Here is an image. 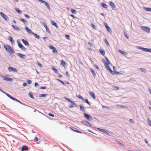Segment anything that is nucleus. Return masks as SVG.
Here are the masks:
<instances>
[{
	"label": "nucleus",
	"mask_w": 151,
	"mask_h": 151,
	"mask_svg": "<svg viewBox=\"0 0 151 151\" xmlns=\"http://www.w3.org/2000/svg\"><path fill=\"white\" fill-rule=\"evenodd\" d=\"M99 52L102 55H104L105 54V52L104 50L103 49H100L99 50Z\"/></svg>",
	"instance_id": "obj_22"
},
{
	"label": "nucleus",
	"mask_w": 151,
	"mask_h": 151,
	"mask_svg": "<svg viewBox=\"0 0 151 151\" xmlns=\"http://www.w3.org/2000/svg\"><path fill=\"white\" fill-rule=\"evenodd\" d=\"M11 99H12L16 101H17V102L18 101V100H17V99H16V98H14L13 97H11Z\"/></svg>",
	"instance_id": "obj_53"
},
{
	"label": "nucleus",
	"mask_w": 151,
	"mask_h": 151,
	"mask_svg": "<svg viewBox=\"0 0 151 151\" xmlns=\"http://www.w3.org/2000/svg\"><path fill=\"white\" fill-rule=\"evenodd\" d=\"M105 58L106 59V60L107 61L106 62L107 63L108 65L110 63V62L109 60L108 59V58L105 56Z\"/></svg>",
	"instance_id": "obj_37"
},
{
	"label": "nucleus",
	"mask_w": 151,
	"mask_h": 151,
	"mask_svg": "<svg viewBox=\"0 0 151 151\" xmlns=\"http://www.w3.org/2000/svg\"><path fill=\"white\" fill-rule=\"evenodd\" d=\"M15 10L19 14H21L22 13V11L20 10L19 9H18L17 8H16L15 9Z\"/></svg>",
	"instance_id": "obj_31"
},
{
	"label": "nucleus",
	"mask_w": 151,
	"mask_h": 151,
	"mask_svg": "<svg viewBox=\"0 0 151 151\" xmlns=\"http://www.w3.org/2000/svg\"><path fill=\"white\" fill-rule=\"evenodd\" d=\"M19 19L20 21H22L24 24H27V21L24 19Z\"/></svg>",
	"instance_id": "obj_26"
},
{
	"label": "nucleus",
	"mask_w": 151,
	"mask_h": 151,
	"mask_svg": "<svg viewBox=\"0 0 151 151\" xmlns=\"http://www.w3.org/2000/svg\"><path fill=\"white\" fill-rule=\"evenodd\" d=\"M25 29L29 33L31 34L33 33L31 29H29L27 27H25Z\"/></svg>",
	"instance_id": "obj_14"
},
{
	"label": "nucleus",
	"mask_w": 151,
	"mask_h": 151,
	"mask_svg": "<svg viewBox=\"0 0 151 151\" xmlns=\"http://www.w3.org/2000/svg\"><path fill=\"white\" fill-rule=\"evenodd\" d=\"M27 82L29 84H30L32 82L31 81L29 80H27Z\"/></svg>",
	"instance_id": "obj_59"
},
{
	"label": "nucleus",
	"mask_w": 151,
	"mask_h": 151,
	"mask_svg": "<svg viewBox=\"0 0 151 151\" xmlns=\"http://www.w3.org/2000/svg\"><path fill=\"white\" fill-rule=\"evenodd\" d=\"M37 64L40 67H41L42 66V65L39 63L38 62H37Z\"/></svg>",
	"instance_id": "obj_62"
},
{
	"label": "nucleus",
	"mask_w": 151,
	"mask_h": 151,
	"mask_svg": "<svg viewBox=\"0 0 151 151\" xmlns=\"http://www.w3.org/2000/svg\"><path fill=\"white\" fill-rule=\"evenodd\" d=\"M28 149V147L26 145H24L22 147V151H24V150H27Z\"/></svg>",
	"instance_id": "obj_17"
},
{
	"label": "nucleus",
	"mask_w": 151,
	"mask_h": 151,
	"mask_svg": "<svg viewBox=\"0 0 151 151\" xmlns=\"http://www.w3.org/2000/svg\"><path fill=\"white\" fill-rule=\"evenodd\" d=\"M52 69L54 71V72H55V73H58V69H57L56 68H55V67L52 68Z\"/></svg>",
	"instance_id": "obj_30"
},
{
	"label": "nucleus",
	"mask_w": 151,
	"mask_h": 151,
	"mask_svg": "<svg viewBox=\"0 0 151 151\" xmlns=\"http://www.w3.org/2000/svg\"><path fill=\"white\" fill-rule=\"evenodd\" d=\"M61 63L62 65L64 66L65 65V63L63 60H62L61 61Z\"/></svg>",
	"instance_id": "obj_41"
},
{
	"label": "nucleus",
	"mask_w": 151,
	"mask_h": 151,
	"mask_svg": "<svg viewBox=\"0 0 151 151\" xmlns=\"http://www.w3.org/2000/svg\"><path fill=\"white\" fill-rule=\"evenodd\" d=\"M113 88L115 90H118L119 89L118 87L115 86H113Z\"/></svg>",
	"instance_id": "obj_39"
},
{
	"label": "nucleus",
	"mask_w": 151,
	"mask_h": 151,
	"mask_svg": "<svg viewBox=\"0 0 151 151\" xmlns=\"http://www.w3.org/2000/svg\"><path fill=\"white\" fill-rule=\"evenodd\" d=\"M89 94L94 99H95L96 98V96L94 92L90 91Z\"/></svg>",
	"instance_id": "obj_12"
},
{
	"label": "nucleus",
	"mask_w": 151,
	"mask_h": 151,
	"mask_svg": "<svg viewBox=\"0 0 151 151\" xmlns=\"http://www.w3.org/2000/svg\"><path fill=\"white\" fill-rule=\"evenodd\" d=\"M47 95L45 94H41L40 95V97H45Z\"/></svg>",
	"instance_id": "obj_46"
},
{
	"label": "nucleus",
	"mask_w": 151,
	"mask_h": 151,
	"mask_svg": "<svg viewBox=\"0 0 151 151\" xmlns=\"http://www.w3.org/2000/svg\"><path fill=\"white\" fill-rule=\"evenodd\" d=\"M70 11L73 14H76L77 13L76 10L73 9H70Z\"/></svg>",
	"instance_id": "obj_25"
},
{
	"label": "nucleus",
	"mask_w": 151,
	"mask_h": 151,
	"mask_svg": "<svg viewBox=\"0 0 151 151\" xmlns=\"http://www.w3.org/2000/svg\"><path fill=\"white\" fill-rule=\"evenodd\" d=\"M12 27L14 28L15 30H19V28L17 27V26H15L14 25H12Z\"/></svg>",
	"instance_id": "obj_27"
},
{
	"label": "nucleus",
	"mask_w": 151,
	"mask_h": 151,
	"mask_svg": "<svg viewBox=\"0 0 151 151\" xmlns=\"http://www.w3.org/2000/svg\"><path fill=\"white\" fill-rule=\"evenodd\" d=\"M8 39L11 42V43L12 44H14L15 43V42L12 37L9 36V37Z\"/></svg>",
	"instance_id": "obj_15"
},
{
	"label": "nucleus",
	"mask_w": 151,
	"mask_h": 151,
	"mask_svg": "<svg viewBox=\"0 0 151 151\" xmlns=\"http://www.w3.org/2000/svg\"><path fill=\"white\" fill-rule=\"evenodd\" d=\"M40 88L41 89H46L47 88L46 86H41L40 87Z\"/></svg>",
	"instance_id": "obj_56"
},
{
	"label": "nucleus",
	"mask_w": 151,
	"mask_h": 151,
	"mask_svg": "<svg viewBox=\"0 0 151 151\" xmlns=\"http://www.w3.org/2000/svg\"><path fill=\"white\" fill-rule=\"evenodd\" d=\"M24 16L27 18H29V16L27 14H24Z\"/></svg>",
	"instance_id": "obj_63"
},
{
	"label": "nucleus",
	"mask_w": 151,
	"mask_h": 151,
	"mask_svg": "<svg viewBox=\"0 0 151 151\" xmlns=\"http://www.w3.org/2000/svg\"><path fill=\"white\" fill-rule=\"evenodd\" d=\"M103 62L104 63V65H105L106 68L107 69L109 70V69L110 68V67L108 65L107 63L106 62V61L105 60H104V61H103Z\"/></svg>",
	"instance_id": "obj_11"
},
{
	"label": "nucleus",
	"mask_w": 151,
	"mask_h": 151,
	"mask_svg": "<svg viewBox=\"0 0 151 151\" xmlns=\"http://www.w3.org/2000/svg\"><path fill=\"white\" fill-rule=\"evenodd\" d=\"M94 66L97 69H99V67L98 65L96 64H94Z\"/></svg>",
	"instance_id": "obj_57"
},
{
	"label": "nucleus",
	"mask_w": 151,
	"mask_h": 151,
	"mask_svg": "<svg viewBox=\"0 0 151 151\" xmlns=\"http://www.w3.org/2000/svg\"><path fill=\"white\" fill-rule=\"evenodd\" d=\"M53 50L52 52L54 53H56L57 54L58 51L56 50V48L55 47Z\"/></svg>",
	"instance_id": "obj_44"
},
{
	"label": "nucleus",
	"mask_w": 151,
	"mask_h": 151,
	"mask_svg": "<svg viewBox=\"0 0 151 151\" xmlns=\"http://www.w3.org/2000/svg\"><path fill=\"white\" fill-rule=\"evenodd\" d=\"M91 26L94 29H96V26L94 24H91Z\"/></svg>",
	"instance_id": "obj_48"
},
{
	"label": "nucleus",
	"mask_w": 151,
	"mask_h": 151,
	"mask_svg": "<svg viewBox=\"0 0 151 151\" xmlns=\"http://www.w3.org/2000/svg\"><path fill=\"white\" fill-rule=\"evenodd\" d=\"M124 35L128 39L129 38V37L127 35V33L125 32H124Z\"/></svg>",
	"instance_id": "obj_49"
},
{
	"label": "nucleus",
	"mask_w": 151,
	"mask_h": 151,
	"mask_svg": "<svg viewBox=\"0 0 151 151\" xmlns=\"http://www.w3.org/2000/svg\"><path fill=\"white\" fill-rule=\"evenodd\" d=\"M104 25L106 28L108 32L109 33H111V32L112 30L111 28L109 27L107 24L106 23H104Z\"/></svg>",
	"instance_id": "obj_6"
},
{
	"label": "nucleus",
	"mask_w": 151,
	"mask_h": 151,
	"mask_svg": "<svg viewBox=\"0 0 151 151\" xmlns=\"http://www.w3.org/2000/svg\"><path fill=\"white\" fill-rule=\"evenodd\" d=\"M88 45L91 46V47H93V44L91 43V42H88Z\"/></svg>",
	"instance_id": "obj_52"
},
{
	"label": "nucleus",
	"mask_w": 151,
	"mask_h": 151,
	"mask_svg": "<svg viewBox=\"0 0 151 151\" xmlns=\"http://www.w3.org/2000/svg\"><path fill=\"white\" fill-rule=\"evenodd\" d=\"M109 72H110V73L111 74H113V71L111 70V68L109 69V70H108Z\"/></svg>",
	"instance_id": "obj_61"
},
{
	"label": "nucleus",
	"mask_w": 151,
	"mask_h": 151,
	"mask_svg": "<svg viewBox=\"0 0 151 151\" xmlns=\"http://www.w3.org/2000/svg\"><path fill=\"white\" fill-rule=\"evenodd\" d=\"M101 5L102 7L105 9H107V5L104 2H102L101 3Z\"/></svg>",
	"instance_id": "obj_21"
},
{
	"label": "nucleus",
	"mask_w": 151,
	"mask_h": 151,
	"mask_svg": "<svg viewBox=\"0 0 151 151\" xmlns=\"http://www.w3.org/2000/svg\"><path fill=\"white\" fill-rule=\"evenodd\" d=\"M141 28L145 32L149 33L150 32V29L149 27H147L142 26Z\"/></svg>",
	"instance_id": "obj_5"
},
{
	"label": "nucleus",
	"mask_w": 151,
	"mask_h": 151,
	"mask_svg": "<svg viewBox=\"0 0 151 151\" xmlns=\"http://www.w3.org/2000/svg\"><path fill=\"white\" fill-rule=\"evenodd\" d=\"M140 70L143 72H146L147 71L146 69L145 68H140Z\"/></svg>",
	"instance_id": "obj_32"
},
{
	"label": "nucleus",
	"mask_w": 151,
	"mask_h": 151,
	"mask_svg": "<svg viewBox=\"0 0 151 151\" xmlns=\"http://www.w3.org/2000/svg\"><path fill=\"white\" fill-rule=\"evenodd\" d=\"M114 73L116 74H120V73L119 72H117L116 70H114Z\"/></svg>",
	"instance_id": "obj_58"
},
{
	"label": "nucleus",
	"mask_w": 151,
	"mask_h": 151,
	"mask_svg": "<svg viewBox=\"0 0 151 151\" xmlns=\"http://www.w3.org/2000/svg\"><path fill=\"white\" fill-rule=\"evenodd\" d=\"M43 25L46 29V31L49 33L50 32V31L47 25L45 23H44Z\"/></svg>",
	"instance_id": "obj_18"
},
{
	"label": "nucleus",
	"mask_w": 151,
	"mask_h": 151,
	"mask_svg": "<svg viewBox=\"0 0 151 151\" xmlns=\"http://www.w3.org/2000/svg\"><path fill=\"white\" fill-rule=\"evenodd\" d=\"M0 14L3 18L5 20H7L8 17L5 14H4L3 12H0Z\"/></svg>",
	"instance_id": "obj_10"
},
{
	"label": "nucleus",
	"mask_w": 151,
	"mask_h": 151,
	"mask_svg": "<svg viewBox=\"0 0 151 151\" xmlns=\"http://www.w3.org/2000/svg\"><path fill=\"white\" fill-rule=\"evenodd\" d=\"M90 70L93 76V77L95 78L96 76V74L94 71L91 68H90Z\"/></svg>",
	"instance_id": "obj_13"
},
{
	"label": "nucleus",
	"mask_w": 151,
	"mask_h": 151,
	"mask_svg": "<svg viewBox=\"0 0 151 151\" xmlns=\"http://www.w3.org/2000/svg\"><path fill=\"white\" fill-rule=\"evenodd\" d=\"M8 69L9 71L11 72L12 71H13L14 72H17V69L11 67H9L8 68Z\"/></svg>",
	"instance_id": "obj_7"
},
{
	"label": "nucleus",
	"mask_w": 151,
	"mask_h": 151,
	"mask_svg": "<svg viewBox=\"0 0 151 151\" xmlns=\"http://www.w3.org/2000/svg\"><path fill=\"white\" fill-rule=\"evenodd\" d=\"M4 47L8 53L12 54L15 52L14 50L9 45H4Z\"/></svg>",
	"instance_id": "obj_1"
},
{
	"label": "nucleus",
	"mask_w": 151,
	"mask_h": 151,
	"mask_svg": "<svg viewBox=\"0 0 151 151\" xmlns=\"http://www.w3.org/2000/svg\"><path fill=\"white\" fill-rule=\"evenodd\" d=\"M81 123L88 127L91 126V125L90 122L87 121H83L81 122Z\"/></svg>",
	"instance_id": "obj_4"
},
{
	"label": "nucleus",
	"mask_w": 151,
	"mask_h": 151,
	"mask_svg": "<svg viewBox=\"0 0 151 151\" xmlns=\"http://www.w3.org/2000/svg\"><path fill=\"white\" fill-rule=\"evenodd\" d=\"M9 75H6V76H3L2 77L3 79L7 81H12L13 79L11 78H9L8 77Z\"/></svg>",
	"instance_id": "obj_3"
},
{
	"label": "nucleus",
	"mask_w": 151,
	"mask_h": 151,
	"mask_svg": "<svg viewBox=\"0 0 151 151\" xmlns=\"http://www.w3.org/2000/svg\"><path fill=\"white\" fill-rule=\"evenodd\" d=\"M73 131H74V132H77L79 133H81V132L80 131H79L78 130L74 129Z\"/></svg>",
	"instance_id": "obj_55"
},
{
	"label": "nucleus",
	"mask_w": 151,
	"mask_h": 151,
	"mask_svg": "<svg viewBox=\"0 0 151 151\" xmlns=\"http://www.w3.org/2000/svg\"><path fill=\"white\" fill-rule=\"evenodd\" d=\"M109 4L110 6L112 7L113 9L115 10L116 9V7L115 4L113 3L112 2L110 1L109 2Z\"/></svg>",
	"instance_id": "obj_9"
},
{
	"label": "nucleus",
	"mask_w": 151,
	"mask_h": 151,
	"mask_svg": "<svg viewBox=\"0 0 151 151\" xmlns=\"http://www.w3.org/2000/svg\"><path fill=\"white\" fill-rule=\"evenodd\" d=\"M67 100L68 101L70 102L71 104H73L74 102L72 101L71 99L67 98Z\"/></svg>",
	"instance_id": "obj_47"
},
{
	"label": "nucleus",
	"mask_w": 151,
	"mask_h": 151,
	"mask_svg": "<svg viewBox=\"0 0 151 151\" xmlns=\"http://www.w3.org/2000/svg\"><path fill=\"white\" fill-rule=\"evenodd\" d=\"M70 16L71 17H73V19L75 20H76L77 19H78V18H77L76 17H75L74 16L73 14H70Z\"/></svg>",
	"instance_id": "obj_45"
},
{
	"label": "nucleus",
	"mask_w": 151,
	"mask_h": 151,
	"mask_svg": "<svg viewBox=\"0 0 151 151\" xmlns=\"http://www.w3.org/2000/svg\"><path fill=\"white\" fill-rule=\"evenodd\" d=\"M84 115L85 117L89 121H90L93 120V118L89 115L87 114H86V113H84Z\"/></svg>",
	"instance_id": "obj_2"
},
{
	"label": "nucleus",
	"mask_w": 151,
	"mask_h": 151,
	"mask_svg": "<svg viewBox=\"0 0 151 151\" xmlns=\"http://www.w3.org/2000/svg\"><path fill=\"white\" fill-rule=\"evenodd\" d=\"M144 9L147 11L151 12V8L145 7Z\"/></svg>",
	"instance_id": "obj_35"
},
{
	"label": "nucleus",
	"mask_w": 151,
	"mask_h": 151,
	"mask_svg": "<svg viewBox=\"0 0 151 151\" xmlns=\"http://www.w3.org/2000/svg\"><path fill=\"white\" fill-rule=\"evenodd\" d=\"M118 51L124 55H125V54L126 53V52L122 51L120 50H118Z\"/></svg>",
	"instance_id": "obj_29"
},
{
	"label": "nucleus",
	"mask_w": 151,
	"mask_h": 151,
	"mask_svg": "<svg viewBox=\"0 0 151 151\" xmlns=\"http://www.w3.org/2000/svg\"><path fill=\"white\" fill-rule=\"evenodd\" d=\"M49 48L53 50L55 47H54L52 45H50L49 46Z\"/></svg>",
	"instance_id": "obj_50"
},
{
	"label": "nucleus",
	"mask_w": 151,
	"mask_h": 151,
	"mask_svg": "<svg viewBox=\"0 0 151 151\" xmlns=\"http://www.w3.org/2000/svg\"><path fill=\"white\" fill-rule=\"evenodd\" d=\"M4 93H5L8 97L10 98V99H11V97H12V96L10 95L9 94H8L5 93L4 92Z\"/></svg>",
	"instance_id": "obj_51"
},
{
	"label": "nucleus",
	"mask_w": 151,
	"mask_h": 151,
	"mask_svg": "<svg viewBox=\"0 0 151 151\" xmlns=\"http://www.w3.org/2000/svg\"><path fill=\"white\" fill-rule=\"evenodd\" d=\"M29 95L31 98H32V99H34V97L33 96L32 93V92H29Z\"/></svg>",
	"instance_id": "obj_38"
},
{
	"label": "nucleus",
	"mask_w": 151,
	"mask_h": 151,
	"mask_svg": "<svg viewBox=\"0 0 151 151\" xmlns=\"http://www.w3.org/2000/svg\"><path fill=\"white\" fill-rule=\"evenodd\" d=\"M79 106L80 107L81 110L83 112V111H85L84 108L81 105H80Z\"/></svg>",
	"instance_id": "obj_28"
},
{
	"label": "nucleus",
	"mask_w": 151,
	"mask_h": 151,
	"mask_svg": "<svg viewBox=\"0 0 151 151\" xmlns=\"http://www.w3.org/2000/svg\"><path fill=\"white\" fill-rule=\"evenodd\" d=\"M18 45L19 47L22 50L25 51L26 50V48L24 47L20 43H18Z\"/></svg>",
	"instance_id": "obj_8"
},
{
	"label": "nucleus",
	"mask_w": 151,
	"mask_h": 151,
	"mask_svg": "<svg viewBox=\"0 0 151 151\" xmlns=\"http://www.w3.org/2000/svg\"><path fill=\"white\" fill-rule=\"evenodd\" d=\"M17 55L21 58H23L24 57H25L26 56L25 55H23L20 53H17Z\"/></svg>",
	"instance_id": "obj_24"
},
{
	"label": "nucleus",
	"mask_w": 151,
	"mask_h": 151,
	"mask_svg": "<svg viewBox=\"0 0 151 151\" xmlns=\"http://www.w3.org/2000/svg\"><path fill=\"white\" fill-rule=\"evenodd\" d=\"M147 121L148 124L150 125V126L151 127V121L149 119H147Z\"/></svg>",
	"instance_id": "obj_43"
},
{
	"label": "nucleus",
	"mask_w": 151,
	"mask_h": 151,
	"mask_svg": "<svg viewBox=\"0 0 151 151\" xmlns=\"http://www.w3.org/2000/svg\"><path fill=\"white\" fill-rule=\"evenodd\" d=\"M51 24H52V25L55 26L57 28L58 27V25H57V23H55V22L52 20L51 21Z\"/></svg>",
	"instance_id": "obj_23"
},
{
	"label": "nucleus",
	"mask_w": 151,
	"mask_h": 151,
	"mask_svg": "<svg viewBox=\"0 0 151 151\" xmlns=\"http://www.w3.org/2000/svg\"><path fill=\"white\" fill-rule=\"evenodd\" d=\"M72 104L73 105V106H74L76 107H77L78 106V105H77V104L74 102H73Z\"/></svg>",
	"instance_id": "obj_54"
},
{
	"label": "nucleus",
	"mask_w": 151,
	"mask_h": 151,
	"mask_svg": "<svg viewBox=\"0 0 151 151\" xmlns=\"http://www.w3.org/2000/svg\"><path fill=\"white\" fill-rule=\"evenodd\" d=\"M68 107L70 108H72L73 107V105L69 104L68 105Z\"/></svg>",
	"instance_id": "obj_60"
},
{
	"label": "nucleus",
	"mask_w": 151,
	"mask_h": 151,
	"mask_svg": "<svg viewBox=\"0 0 151 151\" xmlns=\"http://www.w3.org/2000/svg\"><path fill=\"white\" fill-rule=\"evenodd\" d=\"M22 42H23L26 45H27V46H29V44L28 42L27 41H26L25 40H24V39H22Z\"/></svg>",
	"instance_id": "obj_20"
},
{
	"label": "nucleus",
	"mask_w": 151,
	"mask_h": 151,
	"mask_svg": "<svg viewBox=\"0 0 151 151\" xmlns=\"http://www.w3.org/2000/svg\"><path fill=\"white\" fill-rule=\"evenodd\" d=\"M32 34L34 35L35 37L37 39H39L40 38L39 36L37 34H35L34 33H32Z\"/></svg>",
	"instance_id": "obj_33"
},
{
	"label": "nucleus",
	"mask_w": 151,
	"mask_h": 151,
	"mask_svg": "<svg viewBox=\"0 0 151 151\" xmlns=\"http://www.w3.org/2000/svg\"><path fill=\"white\" fill-rule=\"evenodd\" d=\"M147 52H151V48H148L147 50Z\"/></svg>",
	"instance_id": "obj_64"
},
{
	"label": "nucleus",
	"mask_w": 151,
	"mask_h": 151,
	"mask_svg": "<svg viewBox=\"0 0 151 151\" xmlns=\"http://www.w3.org/2000/svg\"><path fill=\"white\" fill-rule=\"evenodd\" d=\"M104 41L106 43V45H109V43L106 39H104Z\"/></svg>",
	"instance_id": "obj_40"
},
{
	"label": "nucleus",
	"mask_w": 151,
	"mask_h": 151,
	"mask_svg": "<svg viewBox=\"0 0 151 151\" xmlns=\"http://www.w3.org/2000/svg\"><path fill=\"white\" fill-rule=\"evenodd\" d=\"M83 101H84L86 103L88 104V105H90V102H89V101H88V99H84V100H83Z\"/></svg>",
	"instance_id": "obj_34"
},
{
	"label": "nucleus",
	"mask_w": 151,
	"mask_h": 151,
	"mask_svg": "<svg viewBox=\"0 0 151 151\" xmlns=\"http://www.w3.org/2000/svg\"><path fill=\"white\" fill-rule=\"evenodd\" d=\"M97 129L100 131L104 132H106V131L104 129H102L99 128H98Z\"/></svg>",
	"instance_id": "obj_42"
},
{
	"label": "nucleus",
	"mask_w": 151,
	"mask_h": 151,
	"mask_svg": "<svg viewBox=\"0 0 151 151\" xmlns=\"http://www.w3.org/2000/svg\"><path fill=\"white\" fill-rule=\"evenodd\" d=\"M77 97L78 98L81 99L82 100H84V98L80 95H78V96H77Z\"/></svg>",
	"instance_id": "obj_36"
},
{
	"label": "nucleus",
	"mask_w": 151,
	"mask_h": 151,
	"mask_svg": "<svg viewBox=\"0 0 151 151\" xmlns=\"http://www.w3.org/2000/svg\"><path fill=\"white\" fill-rule=\"evenodd\" d=\"M42 3H44L46 5L47 8L49 9H50V6L46 1H43Z\"/></svg>",
	"instance_id": "obj_16"
},
{
	"label": "nucleus",
	"mask_w": 151,
	"mask_h": 151,
	"mask_svg": "<svg viewBox=\"0 0 151 151\" xmlns=\"http://www.w3.org/2000/svg\"><path fill=\"white\" fill-rule=\"evenodd\" d=\"M138 48L142 50L143 51L147 52V50L148 48H144L140 46H139Z\"/></svg>",
	"instance_id": "obj_19"
}]
</instances>
